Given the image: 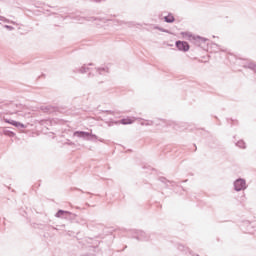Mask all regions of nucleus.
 Instances as JSON below:
<instances>
[{
    "mask_svg": "<svg viewBox=\"0 0 256 256\" xmlns=\"http://www.w3.org/2000/svg\"><path fill=\"white\" fill-rule=\"evenodd\" d=\"M75 135H79V132H76Z\"/></svg>",
    "mask_w": 256,
    "mask_h": 256,
    "instance_id": "1a4fd4ad",
    "label": "nucleus"
},
{
    "mask_svg": "<svg viewBox=\"0 0 256 256\" xmlns=\"http://www.w3.org/2000/svg\"><path fill=\"white\" fill-rule=\"evenodd\" d=\"M237 146L240 147L241 149H245V142L238 141Z\"/></svg>",
    "mask_w": 256,
    "mask_h": 256,
    "instance_id": "0eeeda50",
    "label": "nucleus"
},
{
    "mask_svg": "<svg viewBox=\"0 0 256 256\" xmlns=\"http://www.w3.org/2000/svg\"><path fill=\"white\" fill-rule=\"evenodd\" d=\"M182 35H183V37H189V38H191V35H189V34H187V33H183Z\"/></svg>",
    "mask_w": 256,
    "mask_h": 256,
    "instance_id": "6e6552de",
    "label": "nucleus"
},
{
    "mask_svg": "<svg viewBox=\"0 0 256 256\" xmlns=\"http://www.w3.org/2000/svg\"><path fill=\"white\" fill-rule=\"evenodd\" d=\"M120 123H122V125H131V123H133V119L131 118H124L120 121Z\"/></svg>",
    "mask_w": 256,
    "mask_h": 256,
    "instance_id": "20e7f679",
    "label": "nucleus"
},
{
    "mask_svg": "<svg viewBox=\"0 0 256 256\" xmlns=\"http://www.w3.org/2000/svg\"><path fill=\"white\" fill-rule=\"evenodd\" d=\"M5 123H9L10 125H13L14 127H22V128L25 127V125H23L22 123L17 122V121L5 120Z\"/></svg>",
    "mask_w": 256,
    "mask_h": 256,
    "instance_id": "7ed1b4c3",
    "label": "nucleus"
},
{
    "mask_svg": "<svg viewBox=\"0 0 256 256\" xmlns=\"http://www.w3.org/2000/svg\"><path fill=\"white\" fill-rule=\"evenodd\" d=\"M234 187L236 191H242V189H245V180L238 179L234 183Z\"/></svg>",
    "mask_w": 256,
    "mask_h": 256,
    "instance_id": "f03ea898",
    "label": "nucleus"
},
{
    "mask_svg": "<svg viewBox=\"0 0 256 256\" xmlns=\"http://www.w3.org/2000/svg\"><path fill=\"white\" fill-rule=\"evenodd\" d=\"M164 19H165L166 23H173V21H175V17L172 14L165 16Z\"/></svg>",
    "mask_w": 256,
    "mask_h": 256,
    "instance_id": "39448f33",
    "label": "nucleus"
},
{
    "mask_svg": "<svg viewBox=\"0 0 256 256\" xmlns=\"http://www.w3.org/2000/svg\"><path fill=\"white\" fill-rule=\"evenodd\" d=\"M192 39H194L196 45H199V43H205V39L201 37H192Z\"/></svg>",
    "mask_w": 256,
    "mask_h": 256,
    "instance_id": "423d86ee",
    "label": "nucleus"
},
{
    "mask_svg": "<svg viewBox=\"0 0 256 256\" xmlns=\"http://www.w3.org/2000/svg\"><path fill=\"white\" fill-rule=\"evenodd\" d=\"M176 47L179 49V51H189V43L185 41H177L176 42Z\"/></svg>",
    "mask_w": 256,
    "mask_h": 256,
    "instance_id": "f257e3e1",
    "label": "nucleus"
}]
</instances>
